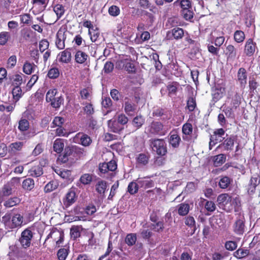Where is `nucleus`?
Listing matches in <instances>:
<instances>
[{
	"mask_svg": "<svg viewBox=\"0 0 260 260\" xmlns=\"http://www.w3.org/2000/svg\"><path fill=\"white\" fill-rule=\"evenodd\" d=\"M13 228L20 226L23 222V217L20 214L14 215L12 218Z\"/></svg>",
	"mask_w": 260,
	"mask_h": 260,
	"instance_id": "28",
	"label": "nucleus"
},
{
	"mask_svg": "<svg viewBox=\"0 0 260 260\" xmlns=\"http://www.w3.org/2000/svg\"><path fill=\"white\" fill-rule=\"evenodd\" d=\"M241 103V96L238 93H236L232 100L231 104L233 106V107L237 108L239 106Z\"/></svg>",
	"mask_w": 260,
	"mask_h": 260,
	"instance_id": "60",
	"label": "nucleus"
},
{
	"mask_svg": "<svg viewBox=\"0 0 260 260\" xmlns=\"http://www.w3.org/2000/svg\"><path fill=\"white\" fill-rule=\"evenodd\" d=\"M178 86L179 84L177 82H174L172 84L168 85L167 88L169 91V95L170 96L176 94Z\"/></svg>",
	"mask_w": 260,
	"mask_h": 260,
	"instance_id": "54",
	"label": "nucleus"
},
{
	"mask_svg": "<svg viewBox=\"0 0 260 260\" xmlns=\"http://www.w3.org/2000/svg\"><path fill=\"white\" fill-rule=\"evenodd\" d=\"M58 184L55 181H51L45 186L44 191L45 192H50L57 188Z\"/></svg>",
	"mask_w": 260,
	"mask_h": 260,
	"instance_id": "40",
	"label": "nucleus"
},
{
	"mask_svg": "<svg viewBox=\"0 0 260 260\" xmlns=\"http://www.w3.org/2000/svg\"><path fill=\"white\" fill-rule=\"evenodd\" d=\"M150 228L157 232L162 231L164 228V223L162 221H157L155 223L151 224Z\"/></svg>",
	"mask_w": 260,
	"mask_h": 260,
	"instance_id": "59",
	"label": "nucleus"
},
{
	"mask_svg": "<svg viewBox=\"0 0 260 260\" xmlns=\"http://www.w3.org/2000/svg\"><path fill=\"white\" fill-rule=\"evenodd\" d=\"M88 58V55L81 50L77 51L75 56L76 62L80 64L85 63Z\"/></svg>",
	"mask_w": 260,
	"mask_h": 260,
	"instance_id": "19",
	"label": "nucleus"
},
{
	"mask_svg": "<svg viewBox=\"0 0 260 260\" xmlns=\"http://www.w3.org/2000/svg\"><path fill=\"white\" fill-rule=\"evenodd\" d=\"M255 44L251 39H249L246 42L244 48V53L248 56H252L255 50Z\"/></svg>",
	"mask_w": 260,
	"mask_h": 260,
	"instance_id": "13",
	"label": "nucleus"
},
{
	"mask_svg": "<svg viewBox=\"0 0 260 260\" xmlns=\"http://www.w3.org/2000/svg\"><path fill=\"white\" fill-rule=\"evenodd\" d=\"M233 182L232 179L228 176H221L218 182V185L222 189H226Z\"/></svg>",
	"mask_w": 260,
	"mask_h": 260,
	"instance_id": "21",
	"label": "nucleus"
},
{
	"mask_svg": "<svg viewBox=\"0 0 260 260\" xmlns=\"http://www.w3.org/2000/svg\"><path fill=\"white\" fill-rule=\"evenodd\" d=\"M23 145V142L12 143L9 146V152L12 154L15 153L17 151L21 150Z\"/></svg>",
	"mask_w": 260,
	"mask_h": 260,
	"instance_id": "23",
	"label": "nucleus"
},
{
	"mask_svg": "<svg viewBox=\"0 0 260 260\" xmlns=\"http://www.w3.org/2000/svg\"><path fill=\"white\" fill-rule=\"evenodd\" d=\"M231 199V197L227 193H223L219 195L217 201L219 204H227Z\"/></svg>",
	"mask_w": 260,
	"mask_h": 260,
	"instance_id": "49",
	"label": "nucleus"
},
{
	"mask_svg": "<svg viewBox=\"0 0 260 260\" xmlns=\"http://www.w3.org/2000/svg\"><path fill=\"white\" fill-rule=\"evenodd\" d=\"M245 36L244 32L242 30H236L234 35L235 41L237 43H242L244 41Z\"/></svg>",
	"mask_w": 260,
	"mask_h": 260,
	"instance_id": "43",
	"label": "nucleus"
},
{
	"mask_svg": "<svg viewBox=\"0 0 260 260\" xmlns=\"http://www.w3.org/2000/svg\"><path fill=\"white\" fill-rule=\"evenodd\" d=\"M69 250L67 248H61L58 250L57 253L59 260H65L69 254Z\"/></svg>",
	"mask_w": 260,
	"mask_h": 260,
	"instance_id": "50",
	"label": "nucleus"
},
{
	"mask_svg": "<svg viewBox=\"0 0 260 260\" xmlns=\"http://www.w3.org/2000/svg\"><path fill=\"white\" fill-rule=\"evenodd\" d=\"M33 236V232L29 228H27L22 231L18 239L21 246L25 249L30 247Z\"/></svg>",
	"mask_w": 260,
	"mask_h": 260,
	"instance_id": "5",
	"label": "nucleus"
},
{
	"mask_svg": "<svg viewBox=\"0 0 260 260\" xmlns=\"http://www.w3.org/2000/svg\"><path fill=\"white\" fill-rule=\"evenodd\" d=\"M47 75L50 79H55L59 75V70L56 68H52L48 71Z\"/></svg>",
	"mask_w": 260,
	"mask_h": 260,
	"instance_id": "61",
	"label": "nucleus"
},
{
	"mask_svg": "<svg viewBox=\"0 0 260 260\" xmlns=\"http://www.w3.org/2000/svg\"><path fill=\"white\" fill-rule=\"evenodd\" d=\"M235 138L234 136L227 138L221 144L218 146V148H223L225 151H231L234 146Z\"/></svg>",
	"mask_w": 260,
	"mask_h": 260,
	"instance_id": "12",
	"label": "nucleus"
},
{
	"mask_svg": "<svg viewBox=\"0 0 260 260\" xmlns=\"http://www.w3.org/2000/svg\"><path fill=\"white\" fill-rule=\"evenodd\" d=\"M25 77V75L21 74H16L13 76L12 80L13 84L16 85V86H19L23 82L22 77Z\"/></svg>",
	"mask_w": 260,
	"mask_h": 260,
	"instance_id": "58",
	"label": "nucleus"
},
{
	"mask_svg": "<svg viewBox=\"0 0 260 260\" xmlns=\"http://www.w3.org/2000/svg\"><path fill=\"white\" fill-rule=\"evenodd\" d=\"M79 152H80V149L77 146L66 147L63 154L59 156L58 160L62 163H66L72 156L75 157L76 154Z\"/></svg>",
	"mask_w": 260,
	"mask_h": 260,
	"instance_id": "6",
	"label": "nucleus"
},
{
	"mask_svg": "<svg viewBox=\"0 0 260 260\" xmlns=\"http://www.w3.org/2000/svg\"><path fill=\"white\" fill-rule=\"evenodd\" d=\"M57 91L56 89H50L48 91L46 95V100L47 102H52L57 93Z\"/></svg>",
	"mask_w": 260,
	"mask_h": 260,
	"instance_id": "55",
	"label": "nucleus"
},
{
	"mask_svg": "<svg viewBox=\"0 0 260 260\" xmlns=\"http://www.w3.org/2000/svg\"><path fill=\"white\" fill-rule=\"evenodd\" d=\"M149 157L144 153H140L137 158V161L139 164L143 166L147 165L148 162Z\"/></svg>",
	"mask_w": 260,
	"mask_h": 260,
	"instance_id": "48",
	"label": "nucleus"
},
{
	"mask_svg": "<svg viewBox=\"0 0 260 260\" xmlns=\"http://www.w3.org/2000/svg\"><path fill=\"white\" fill-rule=\"evenodd\" d=\"M226 54L228 58L234 59L237 55V50L233 45H229L226 48Z\"/></svg>",
	"mask_w": 260,
	"mask_h": 260,
	"instance_id": "32",
	"label": "nucleus"
},
{
	"mask_svg": "<svg viewBox=\"0 0 260 260\" xmlns=\"http://www.w3.org/2000/svg\"><path fill=\"white\" fill-rule=\"evenodd\" d=\"M145 123V118L141 115L136 116L132 121L133 125L137 129L142 127Z\"/></svg>",
	"mask_w": 260,
	"mask_h": 260,
	"instance_id": "27",
	"label": "nucleus"
},
{
	"mask_svg": "<svg viewBox=\"0 0 260 260\" xmlns=\"http://www.w3.org/2000/svg\"><path fill=\"white\" fill-rule=\"evenodd\" d=\"M66 37L64 32L59 30L56 35V40L55 42L56 46L59 49H63L64 48V41Z\"/></svg>",
	"mask_w": 260,
	"mask_h": 260,
	"instance_id": "15",
	"label": "nucleus"
},
{
	"mask_svg": "<svg viewBox=\"0 0 260 260\" xmlns=\"http://www.w3.org/2000/svg\"><path fill=\"white\" fill-rule=\"evenodd\" d=\"M224 247L229 251H233L237 248V243L234 241H228L225 243Z\"/></svg>",
	"mask_w": 260,
	"mask_h": 260,
	"instance_id": "57",
	"label": "nucleus"
},
{
	"mask_svg": "<svg viewBox=\"0 0 260 260\" xmlns=\"http://www.w3.org/2000/svg\"><path fill=\"white\" fill-rule=\"evenodd\" d=\"M238 80L241 87H245L247 83L246 71L243 68H240L238 71Z\"/></svg>",
	"mask_w": 260,
	"mask_h": 260,
	"instance_id": "17",
	"label": "nucleus"
},
{
	"mask_svg": "<svg viewBox=\"0 0 260 260\" xmlns=\"http://www.w3.org/2000/svg\"><path fill=\"white\" fill-rule=\"evenodd\" d=\"M140 187H143L145 189L151 188L154 186V182L151 180H149L148 178H139L136 180Z\"/></svg>",
	"mask_w": 260,
	"mask_h": 260,
	"instance_id": "14",
	"label": "nucleus"
},
{
	"mask_svg": "<svg viewBox=\"0 0 260 260\" xmlns=\"http://www.w3.org/2000/svg\"><path fill=\"white\" fill-rule=\"evenodd\" d=\"M29 128V122L26 119H21L19 122L18 128L21 131H25Z\"/></svg>",
	"mask_w": 260,
	"mask_h": 260,
	"instance_id": "63",
	"label": "nucleus"
},
{
	"mask_svg": "<svg viewBox=\"0 0 260 260\" xmlns=\"http://www.w3.org/2000/svg\"><path fill=\"white\" fill-rule=\"evenodd\" d=\"M11 35L9 32L2 31L0 33V45H5L10 39Z\"/></svg>",
	"mask_w": 260,
	"mask_h": 260,
	"instance_id": "44",
	"label": "nucleus"
},
{
	"mask_svg": "<svg viewBox=\"0 0 260 260\" xmlns=\"http://www.w3.org/2000/svg\"><path fill=\"white\" fill-rule=\"evenodd\" d=\"M63 99L61 96H57L51 102V105L54 108H58L63 103Z\"/></svg>",
	"mask_w": 260,
	"mask_h": 260,
	"instance_id": "56",
	"label": "nucleus"
},
{
	"mask_svg": "<svg viewBox=\"0 0 260 260\" xmlns=\"http://www.w3.org/2000/svg\"><path fill=\"white\" fill-rule=\"evenodd\" d=\"M20 202V200L17 197H13L8 199L4 203V206L6 208L13 207Z\"/></svg>",
	"mask_w": 260,
	"mask_h": 260,
	"instance_id": "39",
	"label": "nucleus"
},
{
	"mask_svg": "<svg viewBox=\"0 0 260 260\" xmlns=\"http://www.w3.org/2000/svg\"><path fill=\"white\" fill-rule=\"evenodd\" d=\"M12 94L14 99L17 101L21 97L22 91L19 86H16L12 90Z\"/></svg>",
	"mask_w": 260,
	"mask_h": 260,
	"instance_id": "46",
	"label": "nucleus"
},
{
	"mask_svg": "<svg viewBox=\"0 0 260 260\" xmlns=\"http://www.w3.org/2000/svg\"><path fill=\"white\" fill-rule=\"evenodd\" d=\"M53 10L56 13L58 19H59L64 13V7L60 4L56 5L53 8Z\"/></svg>",
	"mask_w": 260,
	"mask_h": 260,
	"instance_id": "51",
	"label": "nucleus"
},
{
	"mask_svg": "<svg viewBox=\"0 0 260 260\" xmlns=\"http://www.w3.org/2000/svg\"><path fill=\"white\" fill-rule=\"evenodd\" d=\"M12 193V188L9 183L5 184L2 188L0 194L3 197H7Z\"/></svg>",
	"mask_w": 260,
	"mask_h": 260,
	"instance_id": "38",
	"label": "nucleus"
},
{
	"mask_svg": "<svg viewBox=\"0 0 260 260\" xmlns=\"http://www.w3.org/2000/svg\"><path fill=\"white\" fill-rule=\"evenodd\" d=\"M117 119V122L111 120L108 121V126L114 133H119L123 129V127L118 126V123L124 125L127 123L128 120V118L123 114L119 115Z\"/></svg>",
	"mask_w": 260,
	"mask_h": 260,
	"instance_id": "4",
	"label": "nucleus"
},
{
	"mask_svg": "<svg viewBox=\"0 0 260 260\" xmlns=\"http://www.w3.org/2000/svg\"><path fill=\"white\" fill-rule=\"evenodd\" d=\"M35 186V182L32 179L28 178L25 179L22 182L23 188L27 190H31Z\"/></svg>",
	"mask_w": 260,
	"mask_h": 260,
	"instance_id": "35",
	"label": "nucleus"
},
{
	"mask_svg": "<svg viewBox=\"0 0 260 260\" xmlns=\"http://www.w3.org/2000/svg\"><path fill=\"white\" fill-rule=\"evenodd\" d=\"M72 48H67L64 51L61 52L59 55L60 57L59 58V61L64 63H69L71 61L72 58V55L71 50Z\"/></svg>",
	"mask_w": 260,
	"mask_h": 260,
	"instance_id": "16",
	"label": "nucleus"
},
{
	"mask_svg": "<svg viewBox=\"0 0 260 260\" xmlns=\"http://www.w3.org/2000/svg\"><path fill=\"white\" fill-rule=\"evenodd\" d=\"M148 143L152 150L157 155L164 156L167 154V144L164 139L152 138L149 140Z\"/></svg>",
	"mask_w": 260,
	"mask_h": 260,
	"instance_id": "1",
	"label": "nucleus"
},
{
	"mask_svg": "<svg viewBox=\"0 0 260 260\" xmlns=\"http://www.w3.org/2000/svg\"><path fill=\"white\" fill-rule=\"evenodd\" d=\"M249 254V249L240 247L234 252L233 255L238 259H242L246 257Z\"/></svg>",
	"mask_w": 260,
	"mask_h": 260,
	"instance_id": "18",
	"label": "nucleus"
},
{
	"mask_svg": "<svg viewBox=\"0 0 260 260\" xmlns=\"http://www.w3.org/2000/svg\"><path fill=\"white\" fill-rule=\"evenodd\" d=\"M225 131L223 128L216 129L213 132V134L210 136V145H211V142H214V141H215L214 144L221 142L224 139V137H223Z\"/></svg>",
	"mask_w": 260,
	"mask_h": 260,
	"instance_id": "10",
	"label": "nucleus"
},
{
	"mask_svg": "<svg viewBox=\"0 0 260 260\" xmlns=\"http://www.w3.org/2000/svg\"><path fill=\"white\" fill-rule=\"evenodd\" d=\"M63 140L61 139H57L53 143V150L57 153H60L64 148Z\"/></svg>",
	"mask_w": 260,
	"mask_h": 260,
	"instance_id": "26",
	"label": "nucleus"
},
{
	"mask_svg": "<svg viewBox=\"0 0 260 260\" xmlns=\"http://www.w3.org/2000/svg\"><path fill=\"white\" fill-rule=\"evenodd\" d=\"M88 34L90 36V39L92 42H95L100 35V31L99 28L94 26L93 28H91V29L88 30Z\"/></svg>",
	"mask_w": 260,
	"mask_h": 260,
	"instance_id": "34",
	"label": "nucleus"
},
{
	"mask_svg": "<svg viewBox=\"0 0 260 260\" xmlns=\"http://www.w3.org/2000/svg\"><path fill=\"white\" fill-rule=\"evenodd\" d=\"M139 187V186L138 182L136 183L135 182H131L128 185L127 191L131 194H134L138 192Z\"/></svg>",
	"mask_w": 260,
	"mask_h": 260,
	"instance_id": "47",
	"label": "nucleus"
},
{
	"mask_svg": "<svg viewBox=\"0 0 260 260\" xmlns=\"http://www.w3.org/2000/svg\"><path fill=\"white\" fill-rule=\"evenodd\" d=\"M181 14L183 17L186 20H191L194 15V13L192 10V9H184L181 10Z\"/></svg>",
	"mask_w": 260,
	"mask_h": 260,
	"instance_id": "42",
	"label": "nucleus"
},
{
	"mask_svg": "<svg viewBox=\"0 0 260 260\" xmlns=\"http://www.w3.org/2000/svg\"><path fill=\"white\" fill-rule=\"evenodd\" d=\"M36 68H37V66L34 63L25 62L23 67V71L26 74L30 75Z\"/></svg>",
	"mask_w": 260,
	"mask_h": 260,
	"instance_id": "33",
	"label": "nucleus"
},
{
	"mask_svg": "<svg viewBox=\"0 0 260 260\" xmlns=\"http://www.w3.org/2000/svg\"><path fill=\"white\" fill-rule=\"evenodd\" d=\"M233 225L234 232L238 235H242L245 232V219L244 214L239 213Z\"/></svg>",
	"mask_w": 260,
	"mask_h": 260,
	"instance_id": "3",
	"label": "nucleus"
},
{
	"mask_svg": "<svg viewBox=\"0 0 260 260\" xmlns=\"http://www.w3.org/2000/svg\"><path fill=\"white\" fill-rule=\"evenodd\" d=\"M137 240V236L136 234L132 233L128 234L125 238V243L128 246L134 245Z\"/></svg>",
	"mask_w": 260,
	"mask_h": 260,
	"instance_id": "45",
	"label": "nucleus"
},
{
	"mask_svg": "<svg viewBox=\"0 0 260 260\" xmlns=\"http://www.w3.org/2000/svg\"><path fill=\"white\" fill-rule=\"evenodd\" d=\"M124 111L128 115H132L137 110V106L134 104L128 98L124 99Z\"/></svg>",
	"mask_w": 260,
	"mask_h": 260,
	"instance_id": "11",
	"label": "nucleus"
},
{
	"mask_svg": "<svg viewBox=\"0 0 260 260\" xmlns=\"http://www.w3.org/2000/svg\"><path fill=\"white\" fill-rule=\"evenodd\" d=\"M76 198L77 197L74 189L70 188L63 199V206L66 208H68L75 202Z\"/></svg>",
	"mask_w": 260,
	"mask_h": 260,
	"instance_id": "9",
	"label": "nucleus"
},
{
	"mask_svg": "<svg viewBox=\"0 0 260 260\" xmlns=\"http://www.w3.org/2000/svg\"><path fill=\"white\" fill-rule=\"evenodd\" d=\"M174 4L180 5L182 10L192 9L191 3L189 0H177Z\"/></svg>",
	"mask_w": 260,
	"mask_h": 260,
	"instance_id": "31",
	"label": "nucleus"
},
{
	"mask_svg": "<svg viewBox=\"0 0 260 260\" xmlns=\"http://www.w3.org/2000/svg\"><path fill=\"white\" fill-rule=\"evenodd\" d=\"M114 63L112 61H107L105 63L103 69L104 73L106 74H109L111 73L114 69Z\"/></svg>",
	"mask_w": 260,
	"mask_h": 260,
	"instance_id": "62",
	"label": "nucleus"
},
{
	"mask_svg": "<svg viewBox=\"0 0 260 260\" xmlns=\"http://www.w3.org/2000/svg\"><path fill=\"white\" fill-rule=\"evenodd\" d=\"M74 141L81 144L84 146H89L92 140L89 136L82 133H78L74 138Z\"/></svg>",
	"mask_w": 260,
	"mask_h": 260,
	"instance_id": "8",
	"label": "nucleus"
},
{
	"mask_svg": "<svg viewBox=\"0 0 260 260\" xmlns=\"http://www.w3.org/2000/svg\"><path fill=\"white\" fill-rule=\"evenodd\" d=\"M184 35V30L180 27H175L167 33V38L169 40L175 39L176 40L182 38Z\"/></svg>",
	"mask_w": 260,
	"mask_h": 260,
	"instance_id": "7",
	"label": "nucleus"
},
{
	"mask_svg": "<svg viewBox=\"0 0 260 260\" xmlns=\"http://www.w3.org/2000/svg\"><path fill=\"white\" fill-rule=\"evenodd\" d=\"M181 138L177 134H173L171 136L169 143L173 148H177L179 147Z\"/></svg>",
	"mask_w": 260,
	"mask_h": 260,
	"instance_id": "30",
	"label": "nucleus"
},
{
	"mask_svg": "<svg viewBox=\"0 0 260 260\" xmlns=\"http://www.w3.org/2000/svg\"><path fill=\"white\" fill-rule=\"evenodd\" d=\"M147 133L150 135L164 136L166 132L164 125L160 121H153L146 128Z\"/></svg>",
	"mask_w": 260,
	"mask_h": 260,
	"instance_id": "2",
	"label": "nucleus"
},
{
	"mask_svg": "<svg viewBox=\"0 0 260 260\" xmlns=\"http://www.w3.org/2000/svg\"><path fill=\"white\" fill-rule=\"evenodd\" d=\"M107 187V182L105 181L101 180L98 181L96 184L95 190L102 197H104Z\"/></svg>",
	"mask_w": 260,
	"mask_h": 260,
	"instance_id": "24",
	"label": "nucleus"
},
{
	"mask_svg": "<svg viewBox=\"0 0 260 260\" xmlns=\"http://www.w3.org/2000/svg\"><path fill=\"white\" fill-rule=\"evenodd\" d=\"M83 110L85 113L89 117L91 116V115L94 112L93 106L90 103L86 104L85 107L83 108Z\"/></svg>",
	"mask_w": 260,
	"mask_h": 260,
	"instance_id": "64",
	"label": "nucleus"
},
{
	"mask_svg": "<svg viewBox=\"0 0 260 260\" xmlns=\"http://www.w3.org/2000/svg\"><path fill=\"white\" fill-rule=\"evenodd\" d=\"M29 176L33 177H38L41 176L43 174V168L41 166H37L32 167L28 171Z\"/></svg>",
	"mask_w": 260,
	"mask_h": 260,
	"instance_id": "20",
	"label": "nucleus"
},
{
	"mask_svg": "<svg viewBox=\"0 0 260 260\" xmlns=\"http://www.w3.org/2000/svg\"><path fill=\"white\" fill-rule=\"evenodd\" d=\"M49 236L52 237H58L59 239L56 240V244L59 247L60 244H61L63 241L64 233L62 231H56L51 233Z\"/></svg>",
	"mask_w": 260,
	"mask_h": 260,
	"instance_id": "37",
	"label": "nucleus"
},
{
	"mask_svg": "<svg viewBox=\"0 0 260 260\" xmlns=\"http://www.w3.org/2000/svg\"><path fill=\"white\" fill-rule=\"evenodd\" d=\"M189 211V205L188 204L182 203L178 207V214L181 216L187 215Z\"/></svg>",
	"mask_w": 260,
	"mask_h": 260,
	"instance_id": "36",
	"label": "nucleus"
},
{
	"mask_svg": "<svg viewBox=\"0 0 260 260\" xmlns=\"http://www.w3.org/2000/svg\"><path fill=\"white\" fill-rule=\"evenodd\" d=\"M32 31L28 28H23L20 31L21 37L23 40L28 41L31 37Z\"/></svg>",
	"mask_w": 260,
	"mask_h": 260,
	"instance_id": "52",
	"label": "nucleus"
},
{
	"mask_svg": "<svg viewBox=\"0 0 260 260\" xmlns=\"http://www.w3.org/2000/svg\"><path fill=\"white\" fill-rule=\"evenodd\" d=\"M182 131L183 134L185 135V136H183V139L187 140V136L190 135L192 132V126L191 124L189 123H186L184 124L182 128Z\"/></svg>",
	"mask_w": 260,
	"mask_h": 260,
	"instance_id": "29",
	"label": "nucleus"
},
{
	"mask_svg": "<svg viewBox=\"0 0 260 260\" xmlns=\"http://www.w3.org/2000/svg\"><path fill=\"white\" fill-rule=\"evenodd\" d=\"M226 160V156L224 154H219L213 156L212 161L215 167L221 166Z\"/></svg>",
	"mask_w": 260,
	"mask_h": 260,
	"instance_id": "22",
	"label": "nucleus"
},
{
	"mask_svg": "<svg viewBox=\"0 0 260 260\" xmlns=\"http://www.w3.org/2000/svg\"><path fill=\"white\" fill-rule=\"evenodd\" d=\"M80 182L84 185L90 184L92 180V176L89 174H84L80 177Z\"/></svg>",
	"mask_w": 260,
	"mask_h": 260,
	"instance_id": "41",
	"label": "nucleus"
},
{
	"mask_svg": "<svg viewBox=\"0 0 260 260\" xmlns=\"http://www.w3.org/2000/svg\"><path fill=\"white\" fill-rule=\"evenodd\" d=\"M82 229L81 226H73L71 228L70 233L72 237L77 238L80 236V231Z\"/></svg>",
	"mask_w": 260,
	"mask_h": 260,
	"instance_id": "53",
	"label": "nucleus"
},
{
	"mask_svg": "<svg viewBox=\"0 0 260 260\" xmlns=\"http://www.w3.org/2000/svg\"><path fill=\"white\" fill-rule=\"evenodd\" d=\"M260 183V180L257 176H253L251 178L250 184L248 191L249 192H253L256 186Z\"/></svg>",
	"mask_w": 260,
	"mask_h": 260,
	"instance_id": "25",
	"label": "nucleus"
}]
</instances>
